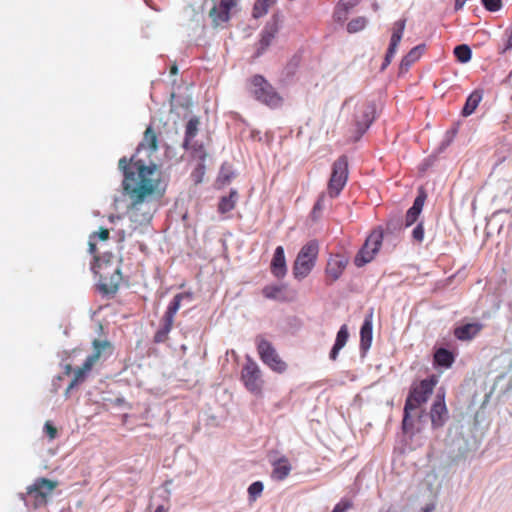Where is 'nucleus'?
<instances>
[{"mask_svg": "<svg viewBox=\"0 0 512 512\" xmlns=\"http://www.w3.org/2000/svg\"><path fill=\"white\" fill-rule=\"evenodd\" d=\"M118 167L123 173L122 189L129 199L127 216L131 232L148 226L165 194L162 172L158 166L137 156L122 157Z\"/></svg>", "mask_w": 512, "mask_h": 512, "instance_id": "obj_1", "label": "nucleus"}, {"mask_svg": "<svg viewBox=\"0 0 512 512\" xmlns=\"http://www.w3.org/2000/svg\"><path fill=\"white\" fill-rule=\"evenodd\" d=\"M92 271L99 275L98 288L101 293L109 295L117 292L122 274L112 254H105L102 257L94 256Z\"/></svg>", "mask_w": 512, "mask_h": 512, "instance_id": "obj_2", "label": "nucleus"}, {"mask_svg": "<svg viewBox=\"0 0 512 512\" xmlns=\"http://www.w3.org/2000/svg\"><path fill=\"white\" fill-rule=\"evenodd\" d=\"M437 383L438 377L431 375L427 379L421 380L418 384L412 386L404 406L402 426L405 432L412 427V421L410 419L411 412L428 401Z\"/></svg>", "mask_w": 512, "mask_h": 512, "instance_id": "obj_3", "label": "nucleus"}, {"mask_svg": "<svg viewBox=\"0 0 512 512\" xmlns=\"http://www.w3.org/2000/svg\"><path fill=\"white\" fill-rule=\"evenodd\" d=\"M93 353L89 355L84 363L73 370V379L69 383L66 392L68 393L71 389L83 383L90 372L92 371L95 364L102 358L108 357L112 354V344L107 340L95 339L92 343Z\"/></svg>", "mask_w": 512, "mask_h": 512, "instance_id": "obj_4", "label": "nucleus"}, {"mask_svg": "<svg viewBox=\"0 0 512 512\" xmlns=\"http://www.w3.org/2000/svg\"><path fill=\"white\" fill-rule=\"evenodd\" d=\"M249 92L256 100L269 107L275 108L282 104V97L262 75L257 74L250 78Z\"/></svg>", "mask_w": 512, "mask_h": 512, "instance_id": "obj_5", "label": "nucleus"}, {"mask_svg": "<svg viewBox=\"0 0 512 512\" xmlns=\"http://www.w3.org/2000/svg\"><path fill=\"white\" fill-rule=\"evenodd\" d=\"M319 253V245L312 240L306 243L299 251L293 265V275L297 279H304L315 266Z\"/></svg>", "mask_w": 512, "mask_h": 512, "instance_id": "obj_6", "label": "nucleus"}, {"mask_svg": "<svg viewBox=\"0 0 512 512\" xmlns=\"http://www.w3.org/2000/svg\"><path fill=\"white\" fill-rule=\"evenodd\" d=\"M241 381L244 387L252 394L261 396L264 387V379L259 365L251 358L247 357L246 362L241 369Z\"/></svg>", "mask_w": 512, "mask_h": 512, "instance_id": "obj_7", "label": "nucleus"}, {"mask_svg": "<svg viewBox=\"0 0 512 512\" xmlns=\"http://www.w3.org/2000/svg\"><path fill=\"white\" fill-rule=\"evenodd\" d=\"M348 180V160L346 156L339 157L332 165V172L327 186L331 198L339 196Z\"/></svg>", "mask_w": 512, "mask_h": 512, "instance_id": "obj_8", "label": "nucleus"}, {"mask_svg": "<svg viewBox=\"0 0 512 512\" xmlns=\"http://www.w3.org/2000/svg\"><path fill=\"white\" fill-rule=\"evenodd\" d=\"M383 241V230L377 227L371 231L364 245L355 256L354 263L357 267H362L371 262L380 250Z\"/></svg>", "mask_w": 512, "mask_h": 512, "instance_id": "obj_9", "label": "nucleus"}, {"mask_svg": "<svg viewBox=\"0 0 512 512\" xmlns=\"http://www.w3.org/2000/svg\"><path fill=\"white\" fill-rule=\"evenodd\" d=\"M257 351L262 362L271 370L277 373H283L287 369V364L281 359L273 345L262 337L257 338Z\"/></svg>", "mask_w": 512, "mask_h": 512, "instance_id": "obj_10", "label": "nucleus"}, {"mask_svg": "<svg viewBox=\"0 0 512 512\" xmlns=\"http://www.w3.org/2000/svg\"><path fill=\"white\" fill-rule=\"evenodd\" d=\"M57 486V481L44 477L36 479L31 486H28L27 495L33 499L34 508L46 505L47 498L52 494Z\"/></svg>", "mask_w": 512, "mask_h": 512, "instance_id": "obj_11", "label": "nucleus"}, {"mask_svg": "<svg viewBox=\"0 0 512 512\" xmlns=\"http://www.w3.org/2000/svg\"><path fill=\"white\" fill-rule=\"evenodd\" d=\"M349 260L346 256L336 254L331 255L325 268L326 282L332 284L337 281L345 271Z\"/></svg>", "mask_w": 512, "mask_h": 512, "instance_id": "obj_12", "label": "nucleus"}, {"mask_svg": "<svg viewBox=\"0 0 512 512\" xmlns=\"http://www.w3.org/2000/svg\"><path fill=\"white\" fill-rule=\"evenodd\" d=\"M405 26H406L405 19H399L398 21H396L393 24L390 44L387 49V52H386V55L384 58V62L381 66V70H385L387 68V66L391 63V61L397 51L398 45L403 37Z\"/></svg>", "mask_w": 512, "mask_h": 512, "instance_id": "obj_13", "label": "nucleus"}, {"mask_svg": "<svg viewBox=\"0 0 512 512\" xmlns=\"http://www.w3.org/2000/svg\"><path fill=\"white\" fill-rule=\"evenodd\" d=\"M192 298L193 294L191 292H183L176 294L172 301L169 303L161 319V327L171 331L174 324L175 315L180 309L181 302L185 299L190 301L192 300Z\"/></svg>", "mask_w": 512, "mask_h": 512, "instance_id": "obj_14", "label": "nucleus"}, {"mask_svg": "<svg viewBox=\"0 0 512 512\" xmlns=\"http://www.w3.org/2000/svg\"><path fill=\"white\" fill-rule=\"evenodd\" d=\"M374 108L368 103H360L355 109V125L358 134L362 135L374 120Z\"/></svg>", "mask_w": 512, "mask_h": 512, "instance_id": "obj_15", "label": "nucleus"}, {"mask_svg": "<svg viewBox=\"0 0 512 512\" xmlns=\"http://www.w3.org/2000/svg\"><path fill=\"white\" fill-rule=\"evenodd\" d=\"M236 6V0H219L210 11L209 16L215 25L226 23L230 19V11Z\"/></svg>", "mask_w": 512, "mask_h": 512, "instance_id": "obj_16", "label": "nucleus"}, {"mask_svg": "<svg viewBox=\"0 0 512 512\" xmlns=\"http://www.w3.org/2000/svg\"><path fill=\"white\" fill-rule=\"evenodd\" d=\"M278 33V25L275 21L268 22L260 33V39L256 44L255 57H260L271 45Z\"/></svg>", "mask_w": 512, "mask_h": 512, "instance_id": "obj_17", "label": "nucleus"}, {"mask_svg": "<svg viewBox=\"0 0 512 512\" xmlns=\"http://www.w3.org/2000/svg\"><path fill=\"white\" fill-rule=\"evenodd\" d=\"M447 413L448 411L444 400V393L438 392L430 411L432 426L434 428L442 427L446 421Z\"/></svg>", "mask_w": 512, "mask_h": 512, "instance_id": "obj_18", "label": "nucleus"}, {"mask_svg": "<svg viewBox=\"0 0 512 512\" xmlns=\"http://www.w3.org/2000/svg\"><path fill=\"white\" fill-rule=\"evenodd\" d=\"M147 149L150 156L152 153H155L158 150V137L156 132L151 126H148L144 131L142 141L139 143L136 153L133 156H137L138 159L142 150Z\"/></svg>", "mask_w": 512, "mask_h": 512, "instance_id": "obj_19", "label": "nucleus"}, {"mask_svg": "<svg viewBox=\"0 0 512 512\" xmlns=\"http://www.w3.org/2000/svg\"><path fill=\"white\" fill-rule=\"evenodd\" d=\"M271 272L277 278H283L286 275L287 267L282 246L276 247L271 261Z\"/></svg>", "mask_w": 512, "mask_h": 512, "instance_id": "obj_20", "label": "nucleus"}, {"mask_svg": "<svg viewBox=\"0 0 512 512\" xmlns=\"http://www.w3.org/2000/svg\"><path fill=\"white\" fill-rule=\"evenodd\" d=\"M483 326L480 323H467L460 327L455 328L454 336L461 341L472 340L482 330Z\"/></svg>", "mask_w": 512, "mask_h": 512, "instance_id": "obj_21", "label": "nucleus"}, {"mask_svg": "<svg viewBox=\"0 0 512 512\" xmlns=\"http://www.w3.org/2000/svg\"><path fill=\"white\" fill-rule=\"evenodd\" d=\"M372 312L365 317L360 329V349L363 352L369 350L372 344Z\"/></svg>", "mask_w": 512, "mask_h": 512, "instance_id": "obj_22", "label": "nucleus"}, {"mask_svg": "<svg viewBox=\"0 0 512 512\" xmlns=\"http://www.w3.org/2000/svg\"><path fill=\"white\" fill-rule=\"evenodd\" d=\"M272 466L273 470L271 476L273 479H276L278 481H282L285 478H287L292 469L289 460L285 456L274 461L272 463Z\"/></svg>", "mask_w": 512, "mask_h": 512, "instance_id": "obj_23", "label": "nucleus"}, {"mask_svg": "<svg viewBox=\"0 0 512 512\" xmlns=\"http://www.w3.org/2000/svg\"><path fill=\"white\" fill-rule=\"evenodd\" d=\"M349 338L348 327L346 324L342 325L337 332L335 343L330 351L329 358L335 361L338 357L340 350L346 345Z\"/></svg>", "mask_w": 512, "mask_h": 512, "instance_id": "obj_24", "label": "nucleus"}, {"mask_svg": "<svg viewBox=\"0 0 512 512\" xmlns=\"http://www.w3.org/2000/svg\"><path fill=\"white\" fill-rule=\"evenodd\" d=\"M425 49V45H418L413 47L408 54H406L400 62V72H407L412 64L418 61Z\"/></svg>", "mask_w": 512, "mask_h": 512, "instance_id": "obj_25", "label": "nucleus"}, {"mask_svg": "<svg viewBox=\"0 0 512 512\" xmlns=\"http://www.w3.org/2000/svg\"><path fill=\"white\" fill-rule=\"evenodd\" d=\"M455 361L454 354L446 348H439L435 351L433 362L435 366L450 368Z\"/></svg>", "mask_w": 512, "mask_h": 512, "instance_id": "obj_26", "label": "nucleus"}, {"mask_svg": "<svg viewBox=\"0 0 512 512\" xmlns=\"http://www.w3.org/2000/svg\"><path fill=\"white\" fill-rule=\"evenodd\" d=\"M483 98L482 91L475 90L473 91L468 98L466 99L465 105L462 109V115L467 117L473 114L478 107L479 103Z\"/></svg>", "mask_w": 512, "mask_h": 512, "instance_id": "obj_27", "label": "nucleus"}, {"mask_svg": "<svg viewBox=\"0 0 512 512\" xmlns=\"http://www.w3.org/2000/svg\"><path fill=\"white\" fill-rule=\"evenodd\" d=\"M199 124H200V122L197 117H192L187 122L186 129H185V139L183 142V147L186 150H189L190 143L192 142L193 138L197 135Z\"/></svg>", "mask_w": 512, "mask_h": 512, "instance_id": "obj_28", "label": "nucleus"}, {"mask_svg": "<svg viewBox=\"0 0 512 512\" xmlns=\"http://www.w3.org/2000/svg\"><path fill=\"white\" fill-rule=\"evenodd\" d=\"M238 194L235 190H231L228 196H223L218 204V211L225 214L233 210L236 206Z\"/></svg>", "mask_w": 512, "mask_h": 512, "instance_id": "obj_29", "label": "nucleus"}, {"mask_svg": "<svg viewBox=\"0 0 512 512\" xmlns=\"http://www.w3.org/2000/svg\"><path fill=\"white\" fill-rule=\"evenodd\" d=\"M275 3L276 0H256L252 9L253 18L258 19L266 15Z\"/></svg>", "mask_w": 512, "mask_h": 512, "instance_id": "obj_30", "label": "nucleus"}, {"mask_svg": "<svg viewBox=\"0 0 512 512\" xmlns=\"http://www.w3.org/2000/svg\"><path fill=\"white\" fill-rule=\"evenodd\" d=\"M262 295L267 299L283 301V287L278 285H268L262 289Z\"/></svg>", "mask_w": 512, "mask_h": 512, "instance_id": "obj_31", "label": "nucleus"}, {"mask_svg": "<svg viewBox=\"0 0 512 512\" xmlns=\"http://www.w3.org/2000/svg\"><path fill=\"white\" fill-rule=\"evenodd\" d=\"M454 55L461 63H466L471 59L472 52L468 45L461 44L454 48Z\"/></svg>", "mask_w": 512, "mask_h": 512, "instance_id": "obj_32", "label": "nucleus"}, {"mask_svg": "<svg viewBox=\"0 0 512 512\" xmlns=\"http://www.w3.org/2000/svg\"><path fill=\"white\" fill-rule=\"evenodd\" d=\"M366 24H367V20L365 17H357L355 19H352L347 24V30L349 33H356V32L363 30L365 28Z\"/></svg>", "mask_w": 512, "mask_h": 512, "instance_id": "obj_33", "label": "nucleus"}, {"mask_svg": "<svg viewBox=\"0 0 512 512\" xmlns=\"http://www.w3.org/2000/svg\"><path fill=\"white\" fill-rule=\"evenodd\" d=\"M263 488H264L263 484L260 481H256V482L252 483L248 488V493H249L250 498L255 500L258 496H260V494L263 491Z\"/></svg>", "mask_w": 512, "mask_h": 512, "instance_id": "obj_34", "label": "nucleus"}, {"mask_svg": "<svg viewBox=\"0 0 512 512\" xmlns=\"http://www.w3.org/2000/svg\"><path fill=\"white\" fill-rule=\"evenodd\" d=\"M189 149H191L193 151L194 157H196L200 160H204L206 158V152H205L202 144H197V143L193 144L191 142Z\"/></svg>", "mask_w": 512, "mask_h": 512, "instance_id": "obj_35", "label": "nucleus"}, {"mask_svg": "<svg viewBox=\"0 0 512 512\" xmlns=\"http://www.w3.org/2000/svg\"><path fill=\"white\" fill-rule=\"evenodd\" d=\"M483 6L491 12H496L501 9L502 1L501 0H481Z\"/></svg>", "mask_w": 512, "mask_h": 512, "instance_id": "obj_36", "label": "nucleus"}, {"mask_svg": "<svg viewBox=\"0 0 512 512\" xmlns=\"http://www.w3.org/2000/svg\"><path fill=\"white\" fill-rule=\"evenodd\" d=\"M170 330L160 327L157 332L154 334V342L155 343H164L169 338Z\"/></svg>", "mask_w": 512, "mask_h": 512, "instance_id": "obj_37", "label": "nucleus"}, {"mask_svg": "<svg viewBox=\"0 0 512 512\" xmlns=\"http://www.w3.org/2000/svg\"><path fill=\"white\" fill-rule=\"evenodd\" d=\"M412 238L415 242L421 243L424 239V227L423 223L420 222L412 231Z\"/></svg>", "mask_w": 512, "mask_h": 512, "instance_id": "obj_38", "label": "nucleus"}, {"mask_svg": "<svg viewBox=\"0 0 512 512\" xmlns=\"http://www.w3.org/2000/svg\"><path fill=\"white\" fill-rule=\"evenodd\" d=\"M505 34L506 39L504 46L499 49L500 54H504L506 51L512 49V26L506 30Z\"/></svg>", "mask_w": 512, "mask_h": 512, "instance_id": "obj_39", "label": "nucleus"}, {"mask_svg": "<svg viewBox=\"0 0 512 512\" xmlns=\"http://www.w3.org/2000/svg\"><path fill=\"white\" fill-rule=\"evenodd\" d=\"M419 215L420 214L418 212L409 208L405 216V227L413 225L417 221Z\"/></svg>", "mask_w": 512, "mask_h": 512, "instance_id": "obj_40", "label": "nucleus"}, {"mask_svg": "<svg viewBox=\"0 0 512 512\" xmlns=\"http://www.w3.org/2000/svg\"><path fill=\"white\" fill-rule=\"evenodd\" d=\"M425 199H426V195L424 193L419 194L415 198L411 209H413L414 211H416V212H418L420 214L422 209H423Z\"/></svg>", "mask_w": 512, "mask_h": 512, "instance_id": "obj_41", "label": "nucleus"}, {"mask_svg": "<svg viewBox=\"0 0 512 512\" xmlns=\"http://www.w3.org/2000/svg\"><path fill=\"white\" fill-rule=\"evenodd\" d=\"M352 506L353 503L350 500H341L334 506L332 512H347Z\"/></svg>", "mask_w": 512, "mask_h": 512, "instance_id": "obj_42", "label": "nucleus"}, {"mask_svg": "<svg viewBox=\"0 0 512 512\" xmlns=\"http://www.w3.org/2000/svg\"><path fill=\"white\" fill-rule=\"evenodd\" d=\"M45 432L50 440H53L57 436V429L49 421L44 425Z\"/></svg>", "mask_w": 512, "mask_h": 512, "instance_id": "obj_43", "label": "nucleus"}, {"mask_svg": "<svg viewBox=\"0 0 512 512\" xmlns=\"http://www.w3.org/2000/svg\"><path fill=\"white\" fill-rule=\"evenodd\" d=\"M360 0H341L339 6L348 11L359 3Z\"/></svg>", "mask_w": 512, "mask_h": 512, "instance_id": "obj_44", "label": "nucleus"}, {"mask_svg": "<svg viewBox=\"0 0 512 512\" xmlns=\"http://www.w3.org/2000/svg\"><path fill=\"white\" fill-rule=\"evenodd\" d=\"M324 195H321L313 207V214H316L317 212H320L323 209V201H324Z\"/></svg>", "mask_w": 512, "mask_h": 512, "instance_id": "obj_45", "label": "nucleus"}, {"mask_svg": "<svg viewBox=\"0 0 512 512\" xmlns=\"http://www.w3.org/2000/svg\"><path fill=\"white\" fill-rule=\"evenodd\" d=\"M98 237L102 241L107 240L109 238V230L106 228H101L98 232Z\"/></svg>", "mask_w": 512, "mask_h": 512, "instance_id": "obj_46", "label": "nucleus"}, {"mask_svg": "<svg viewBox=\"0 0 512 512\" xmlns=\"http://www.w3.org/2000/svg\"><path fill=\"white\" fill-rule=\"evenodd\" d=\"M467 0H455V10H460L463 8Z\"/></svg>", "mask_w": 512, "mask_h": 512, "instance_id": "obj_47", "label": "nucleus"}, {"mask_svg": "<svg viewBox=\"0 0 512 512\" xmlns=\"http://www.w3.org/2000/svg\"><path fill=\"white\" fill-rule=\"evenodd\" d=\"M170 73L172 75H176L178 73V67L176 64L172 65L171 68H170Z\"/></svg>", "mask_w": 512, "mask_h": 512, "instance_id": "obj_48", "label": "nucleus"}, {"mask_svg": "<svg viewBox=\"0 0 512 512\" xmlns=\"http://www.w3.org/2000/svg\"><path fill=\"white\" fill-rule=\"evenodd\" d=\"M89 251L90 253L94 254L96 251V245L92 242L89 243Z\"/></svg>", "mask_w": 512, "mask_h": 512, "instance_id": "obj_49", "label": "nucleus"}, {"mask_svg": "<svg viewBox=\"0 0 512 512\" xmlns=\"http://www.w3.org/2000/svg\"><path fill=\"white\" fill-rule=\"evenodd\" d=\"M72 370H73L72 366L70 364H67L65 366V371L64 372H65L66 375H69L72 372Z\"/></svg>", "mask_w": 512, "mask_h": 512, "instance_id": "obj_50", "label": "nucleus"}, {"mask_svg": "<svg viewBox=\"0 0 512 512\" xmlns=\"http://www.w3.org/2000/svg\"><path fill=\"white\" fill-rule=\"evenodd\" d=\"M434 510V506L433 505H427L424 509H423V512H432Z\"/></svg>", "mask_w": 512, "mask_h": 512, "instance_id": "obj_51", "label": "nucleus"}, {"mask_svg": "<svg viewBox=\"0 0 512 512\" xmlns=\"http://www.w3.org/2000/svg\"><path fill=\"white\" fill-rule=\"evenodd\" d=\"M154 512H167L163 505L158 506Z\"/></svg>", "mask_w": 512, "mask_h": 512, "instance_id": "obj_52", "label": "nucleus"}]
</instances>
